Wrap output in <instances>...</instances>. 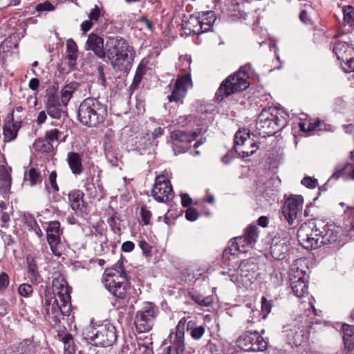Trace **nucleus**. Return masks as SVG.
<instances>
[{"label": "nucleus", "mask_w": 354, "mask_h": 354, "mask_svg": "<svg viewBox=\"0 0 354 354\" xmlns=\"http://www.w3.org/2000/svg\"><path fill=\"white\" fill-rule=\"evenodd\" d=\"M52 287L54 296L45 294L44 306L46 317L50 324L57 325L71 310V295L68 290L67 281L64 275L57 274L53 277Z\"/></svg>", "instance_id": "f257e3e1"}, {"label": "nucleus", "mask_w": 354, "mask_h": 354, "mask_svg": "<svg viewBox=\"0 0 354 354\" xmlns=\"http://www.w3.org/2000/svg\"><path fill=\"white\" fill-rule=\"evenodd\" d=\"M118 265L120 270H115L114 272L111 271L105 274L104 286L116 297L119 306L133 308L137 302L136 290L127 279L122 263L118 261Z\"/></svg>", "instance_id": "f03ea898"}, {"label": "nucleus", "mask_w": 354, "mask_h": 354, "mask_svg": "<svg viewBox=\"0 0 354 354\" xmlns=\"http://www.w3.org/2000/svg\"><path fill=\"white\" fill-rule=\"evenodd\" d=\"M107 116V106L95 97L84 99L77 110L79 121L88 127H99L104 122Z\"/></svg>", "instance_id": "7ed1b4c3"}, {"label": "nucleus", "mask_w": 354, "mask_h": 354, "mask_svg": "<svg viewBox=\"0 0 354 354\" xmlns=\"http://www.w3.org/2000/svg\"><path fill=\"white\" fill-rule=\"evenodd\" d=\"M289 115L284 111L269 106L259 113L256 122L260 135L270 136L283 129L288 122Z\"/></svg>", "instance_id": "20e7f679"}, {"label": "nucleus", "mask_w": 354, "mask_h": 354, "mask_svg": "<svg viewBox=\"0 0 354 354\" xmlns=\"http://www.w3.org/2000/svg\"><path fill=\"white\" fill-rule=\"evenodd\" d=\"M252 66L246 64L241 66L239 71L230 75L221 84L215 94V100L217 102H222L224 99L234 93L247 89L250 86L249 71Z\"/></svg>", "instance_id": "39448f33"}, {"label": "nucleus", "mask_w": 354, "mask_h": 354, "mask_svg": "<svg viewBox=\"0 0 354 354\" xmlns=\"http://www.w3.org/2000/svg\"><path fill=\"white\" fill-rule=\"evenodd\" d=\"M185 329L190 333L191 337L195 340L200 339L205 332L204 326H197L194 321L187 322L185 317H183L176 325L174 335L170 334V343L172 344L176 354H184Z\"/></svg>", "instance_id": "423d86ee"}, {"label": "nucleus", "mask_w": 354, "mask_h": 354, "mask_svg": "<svg viewBox=\"0 0 354 354\" xmlns=\"http://www.w3.org/2000/svg\"><path fill=\"white\" fill-rule=\"evenodd\" d=\"M85 339L95 346L109 347L117 340L115 327L110 323L99 325L97 327L88 326L83 333Z\"/></svg>", "instance_id": "0eeeda50"}, {"label": "nucleus", "mask_w": 354, "mask_h": 354, "mask_svg": "<svg viewBox=\"0 0 354 354\" xmlns=\"http://www.w3.org/2000/svg\"><path fill=\"white\" fill-rule=\"evenodd\" d=\"M321 225L322 220L309 221L301 225L297 230V239L304 248L311 250L322 246Z\"/></svg>", "instance_id": "6e6552de"}, {"label": "nucleus", "mask_w": 354, "mask_h": 354, "mask_svg": "<svg viewBox=\"0 0 354 354\" xmlns=\"http://www.w3.org/2000/svg\"><path fill=\"white\" fill-rule=\"evenodd\" d=\"M259 266L252 259L242 261L236 270V276L231 275V280L245 288H249L257 279Z\"/></svg>", "instance_id": "1a4fd4ad"}, {"label": "nucleus", "mask_w": 354, "mask_h": 354, "mask_svg": "<svg viewBox=\"0 0 354 354\" xmlns=\"http://www.w3.org/2000/svg\"><path fill=\"white\" fill-rule=\"evenodd\" d=\"M156 318V306L146 302L136 313L134 324L138 333L149 332L153 327Z\"/></svg>", "instance_id": "9d476101"}, {"label": "nucleus", "mask_w": 354, "mask_h": 354, "mask_svg": "<svg viewBox=\"0 0 354 354\" xmlns=\"http://www.w3.org/2000/svg\"><path fill=\"white\" fill-rule=\"evenodd\" d=\"M234 142L236 151L242 153L243 157L251 156L259 148L257 142L250 138V131L246 129L235 133Z\"/></svg>", "instance_id": "9b49d317"}, {"label": "nucleus", "mask_w": 354, "mask_h": 354, "mask_svg": "<svg viewBox=\"0 0 354 354\" xmlns=\"http://www.w3.org/2000/svg\"><path fill=\"white\" fill-rule=\"evenodd\" d=\"M196 132L190 133L181 130H175L170 133L171 147L174 154L185 152L189 148V143L198 137Z\"/></svg>", "instance_id": "f8f14e48"}, {"label": "nucleus", "mask_w": 354, "mask_h": 354, "mask_svg": "<svg viewBox=\"0 0 354 354\" xmlns=\"http://www.w3.org/2000/svg\"><path fill=\"white\" fill-rule=\"evenodd\" d=\"M46 97L45 109L46 113L54 119H60L66 112L62 109L64 106L57 94V88L55 86L48 88L46 90Z\"/></svg>", "instance_id": "ddd939ff"}, {"label": "nucleus", "mask_w": 354, "mask_h": 354, "mask_svg": "<svg viewBox=\"0 0 354 354\" xmlns=\"http://www.w3.org/2000/svg\"><path fill=\"white\" fill-rule=\"evenodd\" d=\"M303 203L304 198L301 195H291L286 199L282 208V214L289 225L294 224Z\"/></svg>", "instance_id": "4468645a"}, {"label": "nucleus", "mask_w": 354, "mask_h": 354, "mask_svg": "<svg viewBox=\"0 0 354 354\" xmlns=\"http://www.w3.org/2000/svg\"><path fill=\"white\" fill-rule=\"evenodd\" d=\"M151 194L158 202L166 203L171 200L174 192L170 181L165 179L163 176L156 177Z\"/></svg>", "instance_id": "2eb2a0df"}, {"label": "nucleus", "mask_w": 354, "mask_h": 354, "mask_svg": "<svg viewBox=\"0 0 354 354\" xmlns=\"http://www.w3.org/2000/svg\"><path fill=\"white\" fill-rule=\"evenodd\" d=\"M106 55H112L114 53L120 55H136L133 47L120 36L108 37L106 41Z\"/></svg>", "instance_id": "dca6fc26"}, {"label": "nucleus", "mask_w": 354, "mask_h": 354, "mask_svg": "<svg viewBox=\"0 0 354 354\" xmlns=\"http://www.w3.org/2000/svg\"><path fill=\"white\" fill-rule=\"evenodd\" d=\"M192 86L193 83L189 73H185L179 76L176 80L171 94L167 97L168 100L170 102H182L187 94V89L192 88Z\"/></svg>", "instance_id": "f3484780"}, {"label": "nucleus", "mask_w": 354, "mask_h": 354, "mask_svg": "<svg viewBox=\"0 0 354 354\" xmlns=\"http://www.w3.org/2000/svg\"><path fill=\"white\" fill-rule=\"evenodd\" d=\"M248 241L243 234L234 238L231 245L223 252V263L225 266H230V261L236 259V252H245L246 247L252 245Z\"/></svg>", "instance_id": "a211bd4d"}, {"label": "nucleus", "mask_w": 354, "mask_h": 354, "mask_svg": "<svg viewBox=\"0 0 354 354\" xmlns=\"http://www.w3.org/2000/svg\"><path fill=\"white\" fill-rule=\"evenodd\" d=\"M245 351H263L268 347V342L258 332H248L239 341Z\"/></svg>", "instance_id": "6ab92c4d"}, {"label": "nucleus", "mask_w": 354, "mask_h": 354, "mask_svg": "<svg viewBox=\"0 0 354 354\" xmlns=\"http://www.w3.org/2000/svg\"><path fill=\"white\" fill-rule=\"evenodd\" d=\"M289 279L292 290L297 297L301 298L308 293V281L302 270L298 268L295 270L292 269Z\"/></svg>", "instance_id": "aec40b11"}, {"label": "nucleus", "mask_w": 354, "mask_h": 354, "mask_svg": "<svg viewBox=\"0 0 354 354\" xmlns=\"http://www.w3.org/2000/svg\"><path fill=\"white\" fill-rule=\"evenodd\" d=\"M106 56L115 72H122L126 74L131 70L135 57V55H120L115 53L112 55H106Z\"/></svg>", "instance_id": "412c9836"}, {"label": "nucleus", "mask_w": 354, "mask_h": 354, "mask_svg": "<svg viewBox=\"0 0 354 354\" xmlns=\"http://www.w3.org/2000/svg\"><path fill=\"white\" fill-rule=\"evenodd\" d=\"M84 192L77 189H73L68 194V204L75 214L84 216L87 214V203L85 202Z\"/></svg>", "instance_id": "4be33fe9"}, {"label": "nucleus", "mask_w": 354, "mask_h": 354, "mask_svg": "<svg viewBox=\"0 0 354 354\" xmlns=\"http://www.w3.org/2000/svg\"><path fill=\"white\" fill-rule=\"evenodd\" d=\"M322 228H320L322 245L326 244H333L341 241L342 228L333 224L326 223L322 220Z\"/></svg>", "instance_id": "5701e85b"}, {"label": "nucleus", "mask_w": 354, "mask_h": 354, "mask_svg": "<svg viewBox=\"0 0 354 354\" xmlns=\"http://www.w3.org/2000/svg\"><path fill=\"white\" fill-rule=\"evenodd\" d=\"M344 178L345 179H354V165L344 162L339 164L335 167V171L328 179V180L323 185L319 187V192H325L328 189V185L331 180H336L339 178Z\"/></svg>", "instance_id": "b1692460"}, {"label": "nucleus", "mask_w": 354, "mask_h": 354, "mask_svg": "<svg viewBox=\"0 0 354 354\" xmlns=\"http://www.w3.org/2000/svg\"><path fill=\"white\" fill-rule=\"evenodd\" d=\"M336 37H343V39L336 43L333 47V52L336 55L337 59L344 61V57L347 55H351L354 51V47L349 35L339 33L335 35Z\"/></svg>", "instance_id": "393cba45"}, {"label": "nucleus", "mask_w": 354, "mask_h": 354, "mask_svg": "<svg viewBox=\"0 0 354 354\" xmlns=\"http://www.w3.org/2000/svg\"><path fill=\"white\" fill-rule=\"evenodd\" d=\"M290 237V232H286L280 241L272 243L270 246V253L273 258L280 260L285 257L289 250Z\"/></svg>", "instance_id": "a878e982"}, {"label": "nucleus", "mask_w": 354, "mask_h": 354, "mask_svg": "<svg viewBox=\"0 0 354 354\" xmlns=\"http://www.w3.org/2000/svg\"><path fill=\"white\" fill-rule=\"evenodd\" d=\"M86 50H92L99 58L103 59L106 55V50L104 46V39L97 35L91 33L88 36L85 44Z\"/></svg>", "instance_id": "bb28decb"}, {"label": "nucleus", "mask_w": 354, "mask_h": 354, "mask_svg": "<svg viewBox=\"0 0 354 354\" xmlns=\"http://www.w3.org/2000/svg\"><path fill=\"white\" fill-rule=\"evenodd\" d=\"M5 354H36L35 344L32 339H26L8 348Z\"/></svg>", "instance_id": "cd10ccee"}, {"label": "nucleus", "mask_w": 354, "mask_h": 354, "mask_svg": "<svg viewBox=\"0 0 354 354\" xmlns=\"http://www.w3.org/2000/svg\"><path fill=\"white\" fill-rule=\"evenodd\" d=\"M20 127L19 122H14L13 111L9 113L3 127L4 141L10 142L15 140Z\"/></svg>", "instance_id": "c85d7f7f"}, {"label": "nucleus", "mask_w": 354, "mask_h": 354, "mask_svg": "<svg viewBox=\"0 0 354 354\" xmlns=\"http://www.w3.org/2000/svg\"><path fill=\"white\" fill-rule=\"evenodd\" d=\"M283 333H285L288 343L292 346L298 347L302 344L304 341V333L297 326L287 327Z\"/></svg>", "instance_id": "c756f323"}, {"label": "nucleus", "mask_w": 354, "mask_h": 354, "mask_svg": "<svg viewBox=\"0 0 354 354\" xmlns=\"http://www.w3.org/2000/svg\"><path fill=\"white\" fill-rule=\"evenodd\" d=\"M67 163L71 172L79 176L83 171L82 155L75 151L68 152L66 158Z\"/></svg>", "instance_id": "7c9ffc66"}, {"label": "nucleus", "mask_w": 354, "mask_h": 354, "mask_svg": "<svg viewBox=\"0 0 354 354\" xmlns=\"http://www.w3.org/2000/svg\"><path fill=\"white\" fill-rule=\"evenodd\" d=\"M26 263L28 268V277L30 281L32 283L37 285L42 281V278L38 270L36 258L32 255H28L26 257Z\"/></svg>", "instance_id": "2f4dec72"}, {"label": "nucleus", "mask_w": 354, "mask_h": 354, "mask_svg": "<svg viewBox=\"0 0 354 354\" xmlns=\"http://www.w3.org/2000/svg\"><path fill=\"white\" fill-rule=\"evenodd\" d=\"M342 333L344 349L348 353L354 349L353 326L344 324L342 325Z\"/></svg>", "instance_id": "473e14b6"}, {"label": "nucleus", "mask_w": 354, "mask_h": 354, "mask_svg": "<svg viewBox=\"0 0 354 354\" xmlns=\"http://www.w3.org/2000/svg\"><path fill=\"white\" fill-rule=\"evenodd\" d=\"M66 53L68 66L71 70H75L76 68L77 59V46L72 39L67 40Z\"/></svg>", "instance_id": "72a5a7b5"}, {"label": "nucleus", "mask_w": 354, "mask_h": 354, "mask_svg": "<svg viewBox=\"0 0 354 354\" xmlns=\"http://www.w3.org/2000/svg\"><path fill=\"white\" fill-rule=\"evenodd\" d=\"M80 87V84L76 82H71L66 84L61 90V101L64 107H66L73 93Z\"/></svg>", "instance_id": "f704fd0d"}, {"label": "nucleus", "mask_w": 354, "mask_h": 354, "mask_svg": "<svg viewBox=\"0 0 354 354\" xmlns=\"http://www.w3.org/2000/svg\"><path fill=\"white\" fill-rule=\"evenodd\" d=\"M58 337L59 339L64 343L65 354H74L75 352V348L72 335L64 330L59 331Z\"/></svg>", "instance_id": "c9c22d12"}, {"label": "nucleus", "mask_w": 354, "mask_h": 354, "mask_svg": "<svg viewBox=\"0 0 354 354\" xmlns=\"http://www.w3.org/2000/svg\"><path fill=\"white\" fill-rule=\"evenodd\" d=\"M12 184L11 175L4 165H0V190L3 193H8Z\"/></svg>", "instance_id": "e433bc0d"}, {"label": "nucleus", "mask_w": 354, "mask_h": 354, "mask_svg": "<svg viewBox=\"0 0 354 354\" xmlns=\"http://www.w3.org/2000/svg\"><path fill=\"white\" fill-rule=\"evenodd\" d=\"M343 227L347 232H351L354 229V207L346 206L344 211Z\"/></svg>", "instance_id": "4c0bfd02"}, {"label": "nucleus", "mask_w": 354, "mask_h": 354, "mask_svg": "<svg viewBox=\"0 0 354 354\" xmlns=\"http://www.w3.org/2000/svg\"><path fill=\"white\" fill-rule=\"evenodd\" d=\"M191 19H196L198 22H215L216 16L213 10H207L202 12H196L192 14L190 17Z\"/></svg>", "instance_id": "58836bf2"}, {"label": "nucleus", "mask_w": 354, "mask_h": 354, "mask_svg": "<svg viewBox=\"0 0 354 354\" xmlns=\"http://www.w3.org/2000/svg\"><path fill=\"white\" fill-rule=\"evenodd\" d=\"M244 236L248 239V243L252 245L257 242L258 238V228L256 225H250L245 230Z\"/></svg>", "instance_id": "ea45409f"}, {"label": "nucleus", "mask_w": 354, "mask_h": 354, "mask_svg": "<svg viewBox=\"0 0 354 354\" xmlns=\"http://www.w3.org/2000/svg\"><path fill=\"white\" fill-rule=\"evenodd\" d=\"M34 148L36 151L43 153H48L53 150V145L45 138L38 139L34 143Z\"/></svg>", "instance_id": "a19ab883"}, {"label": "nucleus", "mask_w": 354, "mask_h": 354, "mask_svg": "<svg viewBox=\"0 0 354 354\" xmlns=\"http://www.w3.org/2000/svg\"><path fill=\"white\" fill-rule=\"evenodd\" d=\"M191 299L201 306L207 307L213 303V298L211 296L203 297L198 294H190Z\"/></svg>", "instance_id": "79ce46f5"}, {"label": "nucleus", "mask_w": 354, "mask_h": 354, "mask_svg": "<svg viewBox=\"0 0 354 354\" xmlns=\"http://www.w3.org/2000/svg\"><path fill=\"white\" fill-rule=\"evenodd\" d=\"M107 222L111 230L115 234H120L121 232L120 219L117 216L116 213L110 216Z\"/></svg>", "instance_id": "37998d69"}, {"label": "nucleus", "mask_w": 354, "mask_h": 354, "mask_svg": "<svg viewBox=\"0 0 354 354\" xmlns=\"http://www.w3.org/2000/svg\"><path fill=\"white\" fill-rule=\"evenodd\" d=\"M28 180L30 182V185L34 186L37 183H41L42 177L39 171L35 168L31 167L28 172Z\"/></svg>", "instance_id": "c03bdc74"}, {"label": "nucleus", "mask_w": 354, "mask_h": 354, "mask_svg": "<svg viewBox=\"0 0 354 354\" xmlns=\"http://www.w3.org/2000/svg\"><path fill=\"white\" fill-rule=\"evenodd\" d=\"M55 6L48 1L38 3L35 7V10L39 13V15L46 14V12L53 11Z\"/></svg>", "instance_id": "a18cd8bd"}, {"label": "nucleus", "mask_w": 354, "mask_h": 354, "mask_svg": "<svg viewBox=\"0 0 354 354\" xmlns=\"http://www.w3.org/2000/svg\"><path fill=\"white\" fill-rule=\"evenodd\" d=\"M272 304L268 301L265 297L261 298V315L263 319H266L271 311Z\"/></svg>", "instance_id": "49530a36"}, {"label": "nucleus", "mask_w": 354, "mask_h": 354, "mask_svg": "<svg viewBox=\"0 0 354 354\" xmlns=\"http://www.w3.org/2000/svg\"><path fill=\"white\" fill-rule=\"evenodd\" d=\"M344 22H353L354 16V8L352 6H344L342 8Z\"/></svg>", "instance_id": "de8ad7c7"}, {"label": "nucleus", "mask_w": 354, "mask_h": 354, "mask_svg": "<svg viewBox=\"0 0 354 354\" xmlns=\"http://www.w3.org/2000/svg\"><path fill=\"white\" fill-rule=\"evenodd\" d=\"M301 183L307 188L314 189L318 186V180L310 176H305Z\"/></svg>", "instance_id": "09e8293b"}, {"label": "nucleus", "mask_w": 354, "mask_h": 354, "mask_svg": "<svg viewBox=\"0 0 354 354\" xmlns=\"http://www.w3.org/2000/svg\"><path fill=\"white\" fill-rule=\"evenodd\" d=\"M344 63L342 64V69L345 73H351L354 71V68L352 66L353 62V57L351 55H347L344 57Z\"/></svg>", "instance_id": "8fccbe9b"}, {"label": "nucleus", "mask_w": 354, "mask_h": 354, "mask_svg": "<svg viewBox=\"0 0 354 354\" xmlns=\"http://www.w3.org/2000/svg\"><path fill=\"white\" fill-rule=\"evenodd\" d=\"M60 134V131L57 129H50L47 131L45 133V139L51 143L53 141L58 140V136Z\"/></svg>", "instance_id": "3c124183"}, {"label": "nucleus", "mask_w": 354, "mask_h": 354, "mask_svg": "<svg viewBox=\"0 0 354 354\" xmlns=\"http://www.w3.org/2000/svg\"><path fill=\"white\" fill-rule=\"evenodd\" d=\"M10 279L8 274L4 272L0 273V292L1 294L8 287Z\"/></svg>", "instance_id": "603ef678"}, {"label": "nucleus", "mask_w": 354, "mask_h": 354, "mask_svg": "<svg viewBox=\"0 0 354 354\" xmlns=\"http://www.w3.org/2000/svg\"><path fill=\"white\" fill-rule=\"evenodd\" d=\"M214 25V24H197L194 28H196V29H194L193 33L199 35L203 32H207Z\"/></svg>", "instance_id": "864d4df0"}, {"label": "nucleus", "mask_w": 354, "mask_h": 354, "mask_svg": "<svg viewBox=\"0 0 354 354\" xmlns=\"http://www.w3.org/2000/svg\"><path fill=\"white\" fill-rule=\"evenodd\" d=\"M18 290L21 296L28 297L32 294L33 288L32 286L28 283H23L19 286Z\"/></svg>", "instance_id": "5fc2aeb1"}, {"label": "nucleus", "mask_w": 354, "mask_h": 354, "mask_svg": "<svg viewBox=\"0 0 354 354\" xmlns=\"http://www.w3.org/2000/svg\"><path fill=\"white\" fill-rule=\"evenodd\" d=\"M140 216L142 221L145 225H149L150 223V219L151 217V212L147 208L146 206H142L140 209Z\"/></svg>", "instance_id": "6e6d98bb"}, {"label": "nucleus", "mask_w": 354, "mask_h": 354, "mask_svg": "<svg viewBox=\"0 0 354 354\" xmlns=\"http://www.w3.org/2000/svg\"><path fill=\"white\" fill-rule=\"evenodd\" d=\"M139 246L142 250V254L145 257H151V246L145 241H140Z\"/></svg>", "instance_id": "4d7b16f0"}, {"label": "nucleus", "mask_w": 354, "mask_h": 354, "mask_svg": "<svg viewBox=\"0 0 354 354\" xmlns=\"http://www.w3.org/2000/svg\"><path fill=\"white\" fill-rule=\"evenodd\" d=\"M101 15L100 8L95 6L88 14L89 20L84 21V22H91V21H97Z\"/></svg>", "instance_id": "13d9d810"}, {"label": "nucleus", "mask_w": 354, "mask_h": 354, "mask_svg": "<svg viewBox=\"0 0 354 354\" xmlns=\"http://www.w3.org/2000/svg\"><path fill=\"white\" fill-rule=\"evenodd\" d=\"M47 234V241L50 245V248L56 246L60 241L59 234L49 233Z\"/></svg>", "instance_id": "bf43d9fd"}, {"label": "nucleus", "mask_w": 354, "mask_h": 354, "mask_svg": "<svg viewBox=\"0 0 354 354\" xmlns=\"http://www.w3.org/2000/svg\"><path fill=\"white\" fill-rule=\"evenodd\" d=\"M54 233L57 234H60V223L58 221H52L49 223L47 230L46 234Z\"/></svg>", "instance_id": "052dcab7"}, {"label": "nucleus", "mask_w": 354, "mask_h": 354, "mask_svg": "<svg viewBox=\"0 0 354 354\" xmlns=\"http://www.w3.org/2000/svg\"><path fill=\"white\" fill-rule=\"evenodd\" d=\"M198 212L193 207H188L185 212V218L189 221H195L198 218Z\"/></svg>", "instance_id": "680f3d73"}, {"label": "nucleus", "mask_w": 354, "mask_h": 354, "mask_svg": "<svg viewBox=\"0 0 354 354\" xmlns=\"http://www.w3.org/2000/svg\"><path fill=\"white\" fill-rule=\"evenodd\" d=\"M57 173L55 171H53L50 172L48 178L49 183L55 192H57L59 191V186L57 183Z\"/></svg>", "instance_id": "e2e57ef3"}, {"label": "nucleus", "mask_w": 354, "mask_h": 354, "mask_svg": "<svg viewBox=\"0 0 354 354\" xmlns=\"http://www.w3.org/2000/svg\"><path fill=\"white\" fill-rule=\"evenodd\" d=\"M319 123H320L319 121H317L315 123H310L308 128L306 129L305 123L300 122L299 128H300L301 131H314L315 129H316L319 127Z\"/></svg>", "instance_id": "0e129e2a"}, {"label": "nucleus", "mask_w": 354, "mask_h": 354, "mask_svg": "<svg viewBox=\"0 0 354 354\" xmlns=\"http://www.w3.org/2000/svg\"><path fill=\"white\" fill-rule=\"evenodd\" d=\"M25 224L32 230L37 224L36 220L32 215H26L24 216Z\"/></svg>", "instance_id": "69168bd1"}, {"label": "nucleus", "mask_w": 354, "mask_h": 354, "mask_svg": "<svg viewBox=\"0 0 354 354\" xmlns=\"http://www.w3.org/2000/svg\"><path fill=\"white\" fill-rule=\"evenodd\" d=\"M194 26L193 24H181V29L186 35H194L192 31L194 29L196 28H194Z\"/></svg>", "instance_id": "338daca9"}, {"label": "nucleus", "mask_w": 354, "mask_h": 354, "mask_svg": "<svg viewBox=\"0 0 354 354\" xmlns=\"http://www.w3.org/2000/svg\"><path fill=\"white\" fill-rule=\"evenodd\" d=\"M97 71H98V83L101 85L105 86L106 83V80L105 77V75L104 73V68L102 66H99L97 67Z\"/></svg>", "instance_id": "774afa93"}]
</instances>
